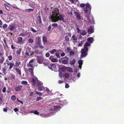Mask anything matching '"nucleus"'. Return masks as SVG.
I'll return each mask as SVG.
<instances>
[{"instance_id":"obj_1","label":"nucleus","mask_w":124,"mask_h":124,"mask_svg":"<svg viewBox=\"0 0 124 124\" xmlns=\"http://www.w3.org/2000/svg\"><path fill=\"white\" fill-rule=\"evenodd\" d=\"M50 18L51 20V21L53 22H56L58 20L62 21L63 22L64 21V18L61 14L59 15V16H50Z\"/></svg>"},{"instance_id":"obj_2","label":"nucleus","mask_w":124,"mask_h":124,"mask_svg":"<svg viewBox=\"0 0 124 124\" xmlns=\"http://www.w3.org/2000/svg\"><path fill=\"white\" fill-rule=\"evenodd\" d=\"M88 51V48H85L82 49L81 50V56L82 57L86 56L87 54V52Z\"/></svg>"},{"instance_id":"obj_3","label":"nucleus","mask_w":124,"mask_h":124,"mask_svg":"<svg viewBox=\"0 0 124 124\" xmlns=\"http://www.w3.org/2000/svg\"><path fill=\"white\" fill-rule=\"evenodd\" d=\"M52 13L53 14L51 16H57L60 13L59 9L57 8H54Z\"/></svg>"},{"instance_id":"obj_4","label":"nucleus","mask_w":124,"mask_h":124,"mask_svg":"<svg viewBox=\"0 0 124 124\" xmlns=\"http://www.w3.org/2000/svg\"><path fill=\"white\" fill-rule=\"evenodd\" d=\"M49 69L52 70H54L56 68V66L54 64H53L48 66Z\"/></svg>"},{"instance_id":"obj_5","label":"nucleus","mask_w":124,"mask_h":124,"mask_svg":"<svg viewBox=\"0 0 124 124\" xmlns=\"http://www.w3.org/2000/svg\"><path fill=\"white\" fill-rule=\"evenodd\" d=\"M23 86L21 85H19L16 87L15 88V90L16 91H20L22 88Z\"/></svg>"},{"instance_id":"obj_6","label":"nucleus","mask_w":124,"mask_h":124,"mask_svg":"<svg viewBox=\"0 0 124 124\" xmlns=\"http://www.w3.org/2000/svg\"><path fill=\"white\" fill-rule=\"evenodd\" d=\"M37 79H38L35 76H33L32 77V78L31 79V81L33 82V85L35 84L36 80Z\"/></svg>"},{"instance_id":"obj_7","label":"nucleus","mask_w":124,"mask_h":124,"mask_svg":"<svg viewBox=\"0 0 124 124\" xmlns=\"http://www.w3.org/2000/svg\"><path fill=\"white\" fill-rule=\"evenodd\" d=\"M75 13L77 18L79 20L80 19L81 17L80 14L78 12H75Z\"/></svg>"},{"instance_id":"obj_8","label":"nucleus","mask_w":124,"mask_h":124,"mask_svg":"<svg viewBox=\"0 0 124 124\" xmlns=\"http://www.w3.org/2000/svg\"><path fill=\"white\" fill-rule=\"evenodd\" d=\"M21 62L19 60H17L16 61V63L14 66L18 67L20 64Z\"/></svg>"},{"instance_id":"obj_9","label":"nucleus","mask_w":124,"mask_h":124,"mask_svg":"<svg viewBox=\"0 0 124 124\" xmlns=\"http://www.w3.org/2000/svg\"><path fill=\"white\" fill-rule=\"evenodd\" d=\"M7 64L8 65H9V69L10 70H11L14 65V63L13 62L8 63Z\"/></svg>"},{"instance_id":"obj_10","label":"nucleus","mask_w":124,"mask_h":124,"mask_svg":"<svg viewBox=\"0 0 124 124\" xmlns=\"http://www.w3.org/2000/svg\"><path fill=\"white\" fill-rule=\"evenodd\" d=\"M86 7L88 9V11L90 12L91 8V7L89 3H87L86 4Z\"/></svg>"},{"instance_id":"obj_11","label":"nucleus","mask_w":124,"mask_h":124,"mask_svg":"<svg viewBox=\"0 0 124 124\" xmlns=\"http://www.w3.org/2000/svg\"><path fill=\"white\" fill-rule=\"evenodd\" d=\"M87 40L89 43L91 44L93 42L94 39L92 37H90L87 39Z\"/></svg>"},{"instance_id":"obj_12","label":"nucleus","mask_w":124,"mask_h":124,"mask_svg":"<svg viewBox=\"0 0 124 124\" xmlns=\"http://www.w3.org/2000/svg\"><path fill=\"white\" fill-rule=\"evenodd\" d=\"M71 38H72V39H71V40H75V42H77L78 37H76L75 35H73L72 36Z\"/></svg>"},{"instance_id":"obj_13","label":"nucleus","mask_w":124,"mask_h":124,"mask_svg":"<svg viewBox=\"0 0 124 124\" xmlns=\"http://www.w3.org/2000/svg\"><path fill=\"white\" fill-rule=\"evenodd\" d=\"M69 58L68 57H67V59L63 60L62 61V63L64 64H66L68 63V60L69 59Z\"/></svg>"},{"instance_id":"obj_14","label":"nucleus","mask_w":124,"mask_h":124,"mask_svg":"<svg viewBox=\"0 0 124 124\" xmlns=\"http://www.w3.org/2000/svg\"><path fill=\"white\" fill-rule=\"evenodd\" d=\"M76 62V60L75 59H73L72 60H70V64L71 65H74Z\"/></svg>"},{"instance_id":"obj_15","label":"nucleus","mask_w":124,"mask_h":124,"mask_svg":"<svg viewBox=\"0 0 124 124\" xmlns=\"http://www.w3.org/2000/svg\"><path fill=\"white\" fill-rule=\"evenodd\" d=\"M91 45L90 44L89 42H86L85 43L84 45V48L86 49L87 48H88L87 46H89Z\"/></svg>"},{"instance_id":"obj_16","label":"nucleus","mask_w":124,"mask_h":124,"mask_svg":"<svg viewBox=\"0 0 124 124\" xmlns=\"http://www.w3.org/2000/svg\"><path fill=\"white\" fill-rule=\"evenodd\" d=\"M23 38L22 37H20L18 38L17 39V42L18 43H20L22 42Z\"/></svg>"},{"instance_id":"obj_17","label":"nucleus","mask_w":124,"mask_h":124,"mask_svg":"<svg viewBox=\"0 0 124 124\" xmlns=\"http://www.w3.org/2000/svg\"><path fill=\"white\" fill-rule=\"evenodd\" d=\"M88 32L90 33H92L93 32V31L92 27H90L89 28L88 30Z\"/></svg>"},{"instance_id":"obj_18","label":"nucleus","mask_w":124,"mask_h":124,"mask_svg":"<svg viewBox=\"0 0 124 124\" xmlns=\"http://www.w3.org/2000/svg\"><path fill=\"white\" fill-rule=\"evenodd\" d=\"M14 69L15 70L16 72L20 76L21 75V73L20 70L17 68H14Z\"/></svg>"},{"instance_id":"obj_19","label":"nucleus","mask_w":124,"mask_h":124,"mask_svg":"<svg viewBox=\"0 0 124 124\" xmlns=\"http://www.w3.org/2000/svg\"><path fill=\"white\" fill-rule=\"evenodd\" d=\"M4 60V58L1 55H0V63L2 64Z\"/></svg>"},{"instance_id":"obj_20","label":"nucleus","mask_w":124,"mask_h":124,"mask_svg":"<svg viewBox=\"0 0 124 124\" xmlns=\"http://www.w3.org/2000/svg\"><path fill=\"white\" fill-rule=\"evenodd\" d=\"M87 33L86 30H83L81 31L80 34L83 36H84Z\"/></svg>"},{"instance_id":"obj_21","label":"nucleus","mask_w":124,"mask_h":124,"mask_svg":"<svg viewBox=\"0 0 124 124\" xmlns=\"http://www.w3.org/2000/svg\"><path fill=\"white\" fill-rule=\"evenodd\" d=\"M31 62V60H30L29 62V64H28L27 66L28 68L31 67V64H30ZM28 70H29V72H30L31 73V69L30 68H29L28 69Z\"/></svg>"},{"instance_id":"obj_22","label":"nucleus","mask_w":124,"mask_h":124,"mask_svg":"<svg viewBox=\"0 0 124 124\" xmlns=\"http://www.w3.org/2000/svg\"><path fill=\"white\" fill-rule=\"evenodd\" d=\"M22 49L21 48H19L16 51V53L17 55H18L20 54L21 53Z\"/></svg>"},{"instance_id":"obj_23","label":"nucleus","mask_w":124,"mask_h":124,"mask_svg":"<svg viewBox=\"0 0 124 124\" xmlns=\"http://www.w3.org/2000/svg\"><path fill=\"white\" fill-rule=\"evenodd\" d=\"M43 41L44 42H46L47 41V38L46 36H43L42 37Z\"/></svg>"},{"instance_id":"obj_24","label":"nucleus","mask_w":124,"mask_h":124,"mask_svg":"<svg viewBox=\"0 0 124 124\" xmlns=\"http://www.w3.org/2000/svg\"><path fill=\"white\" fill-rule=\"evenodd\" d=\"M37 59L38 62L40 64L42 63V60L41 59V58L40 57H38Z\"/></svg>"},{"instance_id":"obj_25","label":"nucleus","mask_w":124,"mask_h":124,"mask_svg":"<svg viewBox=\"0 0 124 124\" xmlns=\"http://www.w3.org/2000/svg\"><path fill=\"white\" fill-rule=\"evenodd\" d=\"M51 61L52 62H56L58 61V60L57 58H53L51 59Z\"/></svg>"},{"instance_id":"obj_26","label":"nucleus","mask_w":124,"mask_h":124,"mask_svg":"<svg viewBox=\"0 0 124 124\" xmlns=\"http://www.w3.org/2000/svg\"><path fill=\"white\" fill-rule=\"evenodd\" d=\"M51 25L53 29H54L55 27H57L58 25L57 23H54L52 24Z\"/></svg>"},{"instance_id":"obj_27","label":"nucleus","mask_w":124,"mask_h":124,"mask_svg":"<svg viewBox=\"0 0 124 124\" xmlns=\"http://www.w3.org/2000/svg\"><path fill=\"white\" fill-rule=\"evenodd\" d=\"M21 83L22 84H24L25 85H29L28 84L27 82L26 81H23L21 82Z\"/></svg>"},{"instance_id":"obj_28","label":"nucleus","mask_w":124,"mask_h":124,"mask_svg":"<svg viewBox=\"0 0 124 124\" xmlns=\"http://www.w3.org/2000/svg\"><path fill=\"white\" fill-rule=\"evenodd\" d=\"M38 21L39 23H42L41 17L40 16H38Z\"/></svg>"},{"instance_id":"obj_29","label":"nucleus","mask_w":124,"mask_h":124,"mask_svg":"<svg viewBox=\"0 0 124 124\" xmlns=\"http://www.w3.org/2000/svg\"><path fill=\"white\" fill-rule=\"evenodd\" d=\"M31 113H34L35 115H38L39 114V112L36 110L35 111L31 110Z\"/></svg>"},{"instance_id":"obj_30","label":"nucleus","mask_w":124,"mask_h":124,"mask_svg":"<svg viewBox=\"0 0 124 124\" xmlns=\"http://www.w3.org/2000/svg\"><path fill=\"white\" fill-rule=\"evenodd\" d=\"M41 39L39 37H38L36 38V42H40Z\"/></svg>"},{"instance_id":"obj_31","label":"nucleus","mask_w":124,"mask_h":124,"mask_svg":"<svg viewBox=\"0 0 124 124\" xmlns=\"http://www.w3.org/2000/svg\"><path fill=\"white\" fill-rule=\"evenodd\" d=\"M83 10L85 12V14H87L88 11V9L86 7L84 8Z\"/></svg>"},{"instance_id":"obj_32","label":"nucleus","mask_w":124,"mask_h":124,"mask_svg":"<svg viewBox=\"0 0 124 124\" xmlns=\"http://www.w3.org/2000/svg\"><path fill=\"white\" fill-rule=\"evenodd\" d=\"M64 76L66 78H68L69 77L70 75L69 74L67 73H66L64 75Z\"/></svg>"},{"instance_id":"obj_33","label":"nucleus","mask_w":124,"mask_h":124,"mask_svg":"<svg viewBox=\"0 0 124 124\" xmlns=\"http://www.w3.org/2000/svg\"><path fill=\"white\" fill-rule=\"evenodd\" d=\"M36 48L39 47V46L40 45V42H37L36 43Z\"/></svg>"},{"instance_id":"obj_34","label":"nucleus","mask_w":124,"mask_h":124,"mask_svg":"<svg viewBox=\"0 0 124 124\" xmlns=\"http://www.w3.org/2000/svg\"><path fill=\"white\" fill-rule=\"evenodd\" d=\"M6 56L8 57V59L10 61H11L12 60V55H9L8 56V55L7 54H6Z\"/></svg>"},{"instance_id":"obj_35","label":"nucleus","mask_w":124,"mask_h":124,"mask_svg":"<svg viewBox=\"0 0 124 124\" xmlns=\"http://www.w3.org/2000/svg\"><path fill=\"white\" fill-rule=\"evenodd\" d=\"M4 6L6 8V9L8 10H10V8L7 6L6 4H4Z\"/></svg>"},{"instance_id":"obj_36","label":"nucleus","mask_w":124,"mask_h":124,"mask_svg":"<svg viewBox=\"0 0 124 124\" xmlns=\"http://www.w3.org/2000/svg\"><path fill=\"white\" fill-rule=\"evenodd\" d=\"M56 50L55 49H53L52 51H50V53L52 54H53L56 51Z\"/></svg>"},{"instance_id":"obj_37","label":"nucleus","mask_w":124,"mask_h":124,"mask_svg":"<svg viewBox=\"0 0 124 124\" xmlns=\"http://www.w3.org/2000/svg\"><path fill=\"white\" fill-rule=\"evenodd\" d=\"M44 87L43 86H40L38 88V89L40 91H42L44 88Z\"/></svg>"},{"instance_id":"obj_38","label":"nucleus","mask_w":124,"mask_h":124,"mask_svg":"<svg viewBox=\"0 0 124 124\" xmlns=\"http://www.w3.org/2000/svg\"><path fill=\"white\" fill-rule=\"evenodd\" d=\"M78 63L79 65H82L83 62L82 61V60H79L78 61Z\"/></svg>"},{"instance_id":"obj_39","label":"nucleus","mask_w":124,"mask_h":124,"mask_svg":"<svg viewBox=\"0 0 124 124\" xmlns=\"http://www.w3.org/2000/svg\"><path fill=\"white\" fill-rule=\"evenodd\" d=\"M36 93L37 94H39L40 96H41L42 94L41 93L38 92L37 91H36Z\"/></svg>"},{"instance_id":"obj_40","label":"nucleus","mask_w":124,"mask_h":124,"mask_svg":"<svg viewBox=\"0 0 124 124\" xmlns=\"http://www.w3.org/2000/svg\"><path fill=\"white\" fill-rule=\"evenodd\" d=\"M11 99L13 101H15L16 99V97L15 95H13L11 96Z\"/></svg>"},{"instance_id":"obj_41","label":"nucleus","mask_w":124,"mask_h":124,"mask_svg":"<svg viewBox=\"0 0 124 124\" xmlns=\"http://www.w3.org/2000/svg\"><path fill=\"white\" fill-rule=\"evenodd\" d=\"M51 26V25L50 24V26H48V27L47 29V30H48V31H49L51 30V29L52 28Z\"/></svg>"},{"instance_id":"obj_42","label":"nucleus","mask_w":124,"mask_h":124,"mask_svg":"<svg viewBox=\"0 0 124 124\" xmlns=\"http://www.w3.org/2000/svg\"><path fill=\"white\" fill-rule=\"evenodd\" d=\"M3 73L5 74H6V70L5 68H3Z\"/></svg>"},{"instance_id":"obj_43","label":"nucleus","mask_w":124,"mask_h":124,"mask_svg":"<svg viewBox=\"0 0 124 124\" xmlns=\"http://www.w3.org/2000/svg\"><path fill=\"white\" fill-rule=\"evenodd\" d=\"M65 39L66 41H69V37L67 36L65 37Z\"/></svg>"},{"instance_id":"obj_44","label":"nucleus","mask_w":124,"mask_h":124,"mask_svg":"<svg viewBox=\"0 0 124 124\" xmlns=\"http://www.w3.org/2000/svg\"><path fill=\"white\" fill-rule=\"evenodd\" d=\"M75 54L74 52L73 51H71L70 53V55H74Z\"/></svg>"},{"instance_id":"obj_45","label":"nucleus","mask_w":124,"mask_h":124,"mask_svg":"<svg viewBox=\"0 0 124 124\" xmlns=\"http://www.w3.org/2000/svg\"><path fill=\"white\" fill-rule=\"evenodd\" d=\"M85 5L84 3H81L80 5V6L82 8H83L85 7Z\"/></svg>"},{"instance_id":"obj_46","label":"nucleus","mask_w":124,"mask_h":124,"mask_svg":"<svg viewBox=\"0 0 124 124\" xmlns=\"http://www.w3.org/2000/svg\"><path fill=\"white\" fill-rule=\"evenodd\" d=\"M83 44V43L82 41L79 42L78 43V46H81Z\"/></svg>"},{"instance_id":"obj_47","label":"nucleus","mask_w":124,"mask_h":124,"mask_svg":"<svg viewBox=\"0 0 124 124\" xmlns=\"http://www.w3.org/2000/svg\"><path fill=\"white\" fill-rule=\"evenodd\" d=\"M55 55L58 58H60V57L59 54L57 53L55 54Z\"/></svg>"},{"instance_id":"obj_48","label":"nucleus","mask_w":124,"mask_h":124,"mask_svg":"<svg viewBox=\"0 0 124 124\" xmlns=\"http://www.w3.org/2000/svg\"><path fill=\"white\" fill-rule=\"evenodd\" d=\"M11 78L12 79H14L15 78V76L12 74L11 75Z\"/></svg>"},{"instance_id":"obj_49","label":"nucleus","mask_w":124,"mask_h":124,"mask_svg":"<svg viewBox=\"0 0 124 124\" xmlns=\"http://www.w3.org/2000/svg\"><path fill=\"white\" fill-rule=\"evenodd\" d=\"M25 11L27 12H30L31 11V9H26L25 10Z\"/></svg>"},{"instance_id":"obj_50","label":"nucleus","mask_w":124,"mask_h":124,"mask_svg":"<svg viewBox=\"0 0 124 124\" xmlns=\"http://www.w3.org/2000/svg\"><path fill=\"white\" fill-rule=\"evenodd\" d=\"M7 25L6 24H4L3 26V28H7Z\"/></svg>"},{"instance_id":"obj_51","label":"nucleus","mask_w":124,"mask_h":124,"mask_svg":"<svg viewBox=\"0 0 124 124\" xmlns=\"http://www.w3.org/2000/svg\"><path fill=\"white\" fill-rule=\"evenodd\" d=\"M77 31L79 33H80L81 30L78 27H77Z\"/></svg>"},{"instance_id":"obj_52","label":"nucleus","mask_w":124,"mask_h":124,"mask_svg":"<svg viewBox=\"0 0 124 124\" xmlns=\"http://www.w3.org/2000/svg\"><path fill=\"white\" fill-rule=\"evenodd\" d=\"M42 99L41 97L40 96H39L38 97H37L36 100L37 101H38L39 100H40Z\"/></svg>"},{"instance_id":"obj_53","label":"nucleus","mask_w":124,"mask_h":124,"mask_svg":"<svg viewBox=\"0 0 124 124\" xmlns=\"http://www.w3.org/2000/svg\"><path fill=\"white\" fill-rule=\"evenodd\" d=\"M67 51L69 53L71 51V49L70 48H67Z\"/></svg>"},{"instance_id":"obj_54","label":"nucleus","mask_w":124,"mask_h":124,"mask_svg":"<svg viewBox=\"0 0 124 124\" xmlns=\"http://www.w3.org/2000/svg\"><path fill=\"white\" fill-rule=\"evenodd\" d=\"M45 55L46 57H48L50 56L49 54L48 53H47Z\"/></svg>"},{"instance_id":"obj_55","label":"nucleus","mask_w":124,"mask_h":124,"mask_svg":"<svg viewBox=\"0 0 124 124\" xmlns=\"http://www.w3.org/2000/svg\"><path fill=\"white\" fill-rule=\"evenodd\" d=\"M10 20V18L9 17V16H7V20L6 22H8Z\"/></svg>"},{"instance_id":"obj_56","label":"nucleus","mask_w":124,"mask_h":124,"mask_svg":"<svg viewBox=\"0 0 124 124\" xmlns=\"http://www.w3.org/2000/svg\"><path fill=\"white\" fill-rule=\"evenodd\" d=\"M15 28V27L13 26H12L10 28V30L11 31H12Z\"/></svg>"},{"instance_id":"obj_57","label":"nucleus","mask_w":124,"mask_h":124,"mask_svg":"<svg viewBox=\"0 0 124 124\" xmlns=\"http://www.w3.org/2000/svg\"><path fill=\"white\" fill-rule=\"evenodd\" d=\"M69 87V85L67 83H66L65 85V87L66 88H68Z\"/></svg>"},{"instance_id":"obj_58","label":"nucleus","mask_w":124,"mask_h":124,"mask_svg":"<svg viewBox=\"0 0 124 124\" xmlns=\"http://www.w3.org/2000/svg\"><path fill=\"white\" fill-rule=\"evenodd\" d=\"M39 47L40 48H41L42 49H43L44 47L43 46H42L41 45V44L39 46Z\"/></svg>"},{"instance_id":"obj_59","label":"nucleus","mask_w":124,"mask_h":124,"mask_svg":"<svg viewBox=\"0 0 124 124\" xmlns=\"http://www.w3.org/2000/svg\"><path fill=\"white\" fill-rule=\"evenodd\" d=\"M6 88L5 87H4L2 90V91L4 93L6 92Z\"/></svg>"},{"instance_id":"obj_60","label":"nucleus","mask_w":124,"mask_h":124,"mask_svg":"<svg viewBox=\"0 0 124 124\" xmlns=\"http://www.w3.org/2000/svg\"><path fill=\"white\" fill-rule=\"evenodd\" d=\"M60 55L61 56H63L65 55V54L64 53H62Z\"/></svg>"},{"instance_id":"obj_61","label":"nucleus","mask_w":124,"mask_h":124,"mask_svg":"<svg viewBox=\"0 0 124 124\" xmlns=\"http://www.w3.org/2000/svg\"><path fill=\"white\" fill-rule=\"evenodd\" d=\"M69 68V71L71 72H73L72 69L71 68Z\"/></svg>"},{"instance_id":"obj_62","label":"nucleus","mask_w":124,"mask_h":124,"mask_svg":"<svg viewBox=\"0 0 124 124\" xmlns=\"http://www.w3.org/2000/svg\"><path fill=\"white\" fill-rule=\"evenodd\" d=\"M31 31H32L33 32H36V31L33 28L31 27Z\"/></svg>"},{"instance_id":"obj_63","label":"nucleus","mask_w":124,"mask_h":124,"mask_svg":"<svg viewBox=\"0 0 124 124\" xmlns=\"http://www.w3.org/2000/svg\"><path fill=\"white\" fill-rule=\"evenodd\" d=\"M14 111H15V112H16L18 110V108H15L14 109Z\"/></svg>"},{"instance_id":"obj_64","label":"nucleus","mask_w":124,"mask_h":124,"mask_svg":"<svg viewBox=\"0 0 124 124\" xmlns=\"http://www.w3.org/2000/svg\"><path fill=\"white\" fill-rule=\"evenodd\" d=\"M11 47L12 49H14L15 48V47L13 45H12L11 46Z\"/></svg>"}]
</instances>
